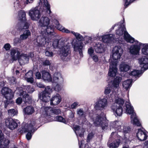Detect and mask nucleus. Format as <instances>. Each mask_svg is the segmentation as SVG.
Returning a JSON list of instances; mask_svg holds the SVG:
<instances>
[{
    "label": "nucleus",
    "instance_id": "nucleus-64",
    "mask_svg": "<svg viewBox=\"0 0 148 148\" xmlns=\"http://www.w3.org/2000/svg\"><path fill=\"white\" fill-rule=\"evenodd\" d=\"M29 24L27 23L26 22L25 23L23 28H20L19 29H27L29 27Z\"/></svg>",
    "mask_w": 148,
    "mask_h": 148
},
{
    "label": "nucleus",
    "instance_id": "nucleus-31",
    "mask_svg": "<svg viewBox=\"0 0 148 148\" xmlns=\"http://www.w3.org/2000/svg\"><path fill=\"white\" fill-rule=\"evenodd\" d=\"M73 127L77 137L78 135L80 137L83 136L84 132L83 129H80L79 126L77 125H74Z\"/></svg>",
    "mask_w": 148,
    "mask_h": 148
},
{
    "label": "nucleus",
    "instance_id": "nucleus-38",
    "mask_svg": "<svg viewBox=\"0 0 148 148\" xmlns=\"http://www.w3.org/2000/svg\"><path fill=\"white\" fill-rule=\"evenodd\" d=\"M31 35V33L29 30H25L23 34L20 36V38L21 40H25L29 36Z\"/></svg>",
    "mask_w": 148,
    "mask_h": 148
},
{
    "label": "nucleus",
    "instance_id": "nucleus-17",
    "mask_svg": "<svg viewBox=\"0 0 148 148\" xmlns=\"http://www.w3.org/2000/svg\"><path fill=\"white\" fill-rule=\"evenodd\" d=\"M117 64V61H112L111 62L110 66L109 71L108 73V75L110 77H114L117 72L116 65Z\"/></svg>",
    "mask_w": 148,
    "mask_h": 148
},
{
    "label": "nucleus",
    "instance_id": "nucleus-28",
    "mask_svg": "<svg viewBox=\"0 0 148 148\" xmlns=\"http://www.w3.org/2000/svg\"><path fill=\"white\" fill-rule=\"evenodd\" d=\"M29 59V56L25 54H20V55L18 59L20 64L22 65L27 63Z\"/></svg>",
    "mask_w": 148,
    "mask_h": 148
},
{
    "label": "nucleus",
    "instance_id": "nucleus-41",
    "mask_svg": "<svg viewBox=\"0 0 148 148\" xmlns=\"http://www.w3.org/2000/svg\"><path fill=\"white\" fill-rule=\"evenodd\" d=\"M4 97L7 100H11L14 97V93L12 90L11 89L10 92H9Z\"/></svg>",
    "mask_w": 148,
    "mask_h": 148
},
{
    "label": "nucleus",
    "instance_id": "nucleus-32",
    "mask_svg": "<svg viewBox=\"0 0 148 148\" xmlns=\"http://www.w3.org/2000/svg\"><path fill=\"white\" fill-rule=\"evenodd\" d=\"M35 111L34 107L32 106H27L23 109V112L25 114L28 115L32 114L35 112Z\"/></svg>",
    "mask_w": 148,
    "mask_h": 148
},
{
    "label": "nucleus",
    "instance_id": "nucleus-25",
    "mask_svg": "<svg viewBox=\"0 0 148 148\" xmlns=\"http://www.w3.org/2000/svg\"><path fill=\"white\" fill-rule=\"evenodd\" d=\"M50 19L47 17L42 16L39 20L38 24L39 26L43 28L49 25L50 24Z\"/></svg>",
    "mask_w": 148,
    "mask_h": 148
},
{
    "label": "nucleus",
    "instance_id": "nucleus-15",
    "mask_svg": "<svg viewBox=\"0 0 148 148\" xmlns=\"http://www.w3.org/2000/svg\"><path fill=\"white\" fill-rule=\"evenodd\" d=\"M18 121L17 120H14L11 118H8L5 120V123L8 128L13 130L17 127Z\"/></svg>",
    "mask_w": 148,
    "mask_h": 148
},
{
    "label": "nucleus",
    "instance_id": "nucleus-21",
    "mask_svg": "<svg viewBox=\"0 0 148 148\" xmlns=\"http://www.w3.org/2000/svg\"><path fill=\"white\" fill-rule=\"evenodd\" d=\"M138 60L142 70L143 69L145 70L148 69V58L144 56L138 58Z\"/></svg>",
    "mask_w": 148,
    "mask_h": 148
},
{
    "label": "nucleus",
    "instance_id": "nucleus-60",
    "mask_svg": "<svg viewBox=\"0 0 148 148\" xmlns=\"http://www.w3.org/2000/svg\"><path fill=\"white\" fill-rule=\"evenodd\" d=\"M27 82H29L31 83H32L33 82L34 80L32 77H27V78L25 79Z\"/></svg>",
    "mask_w": 148,
    "mask_h": 148
},
{
    "label": "nucleus",
    "instance_id": "nucleus-13",
    "mask_svg": "<svg viewBox=\"0 0 148 148\" xmlns=\"http://www.w3.org/2000/svg\"><path fill=\"white\" fill-rule=\"evenodd\" d=\"M134 42H135V44L132 45L130 48V52L132 55H138L139 54L140 47L144 44L139 42L137 40H135L133 43Z\"/></svg>",
    "mask_w": 148,
    "mask_h": 148
},
{
    "label": "nucleus",
    "instance_id": "nucleus-11",
    "mask_svg": "<svg viewBox=\"0 0 148 148\" xmlns=\"http://www.w3.org/2000/svg\"><path fill=\"white\" fill-rule=\"evenodd\" d=\"M103 116L97 115L93 119L94 124L96 126H101L103 129H104L108 126L107 121L104 120Z\"/></svg>",
    "mask_w": 148,
    "mask_h": 148
},
{
    "label": "nucleus",
    "instance_id": "nucleus-46",
    "mask_svg": "<svg viewBox=\"0 0 148 148\" xmlns=\"http://www.w3.org/2000/svg\"><path fill=\"white\" fill-rule=\"evenodd\" d=\"M76 112L77 114L79 117H82L85 114V112L82 108L77 109V110Z\"/></svg>",
    "mask_w": 148,
    "mask_h": 148
},
{
    "label": "nucleus",
    "instance_id": "nucleus-58",
    "mask_svg": "<svg viewBox=\"0 0 148 148\" xmlns=\"http://www.w3.org/2000/svg\"><path fill=\"white\" fill-rule=\"evenodd\" d=\"M10 47L11 46L9 43H6L5 44L4 46V48L6 51L9 50Z\"/></svg>",
    "mask_w": 148,
    "mask_h": 148
},
{
    "label": "nucleus",
    "instance_id": "nucleus-54",
    "mask_svg": "<svg viewBox=\"0 0 148 148\" xmlns=\"http://www.w3.org/2000/svg\"><path fill=\"white\" fill-rule=\"evenodd\" d=\"M33 76V72L32 71H29L27 72L25 75V79H26L27 77H32Z\"/></svg>",
    "mask_w": 148,
    "mask_h": 148
},
{
    "label": "nucleus",
    "instance_id": "nucleus-43",
    "mask_svg": "<svg viewBox=\"0 0 148 148\" xmlns=\"http://www.w3.org/2000/svg\"><path fill=\"white\" fill-rule=\"evenodd\" d=\"M70 33H71L73 34L76 38L78 40H83L84 38L79 33H75L73 31H70Z\"/></svg>",
    "mask_w": 148,
    "mask_h": 148
},
{
    "label": "nucleus",
    "instance_id": "nucleus-2",
    "mask_svg": "<svg viewBox=\"0 0 148 148\" xmlns=\"http://www.w3.org/2000/svg\"><path fill=\"white\" fill-rule=\"evenodd\" d=\"M53 21L54 24L53 25H50L46 26L45 27H43L44 28L43 30H41V33L43 35L45 34L47 35L48 36L54 35L55 33L54 32L53 30L54 27L62 32L66 33H69L70 32V31L60 25L57 20L55 19Z\"/></svg>",
    "mask_w": 148,
    "mask_h": 148
},
{
    "label": "nucleus",
    "instance_id": "nucleus-12",
    "mask_svg": "<svg viewBox=\"0 0 148 148\" xmlns=\"http://www.w3.org/2000/svg\"><path fill=\"white\" fill-rule=\"evenodd\" d=\"M121 80V77H116L114 80L112 84V86H111L110 85H108L105 88L104 93L106 95H108L110 93L111 91L113 92L112 90L113 87L115 88H117L119 86L120 82Z\"/></svg>",
    "mask_w": 148,
    "mask_h": 148
},
{
    "label": "nucleus",
    "instance_id": "nucleus-55",
    "mask_svg": "<svg viewBox=\"0 0 148 148\" xmlns=\"http://www.w3.org/2000/svg\"><path fill=\"white\" fill-rule=\"evenodd\" d=\"M45 54L46 56L49 57H52L53 55V53L51 51L48 50L46 51Z\"/></svg>",
    "mask_w": 148,
    "mask_h": 148
},
{
    "label": "nucleus",
    "instance_id": "nucleus-29",
    "mask_svg": "<svg viewBox=\"0 0 148 148\" xmlns=\"http://www.w3.org/2000/svg\"><path fill=\"white\" fill-rule=\"evenodd\" d=\"M102 40L103 42L105 43H109L115 38L113 34H108L101 36Z\"/></svg>",
    "mask_w": 148,
    "mask_h": 148
},
{
    "label": "nucleus",
    "instance_id": "nucleus-49",
    "mask_svg": "<svg viewBox=\"0 0 148 148\" xmlns=\"http://www.w3.org/2000/svg\"><path fill=\"white\" fill-rule=\"evenodd\" d=\"M23 5L22 0H16L14 3V7H18L20 5Z\"/></svg>",
    "mask_w": 148,
    "mask_h": 148
},
{
    "label": "nucleus",
    "instance_id": "nucleus-53",
    "mask_svg": "<svg viewBox=\"0 0 148 148\" xmlns=\"http://www.w3.org/2000/svg\"><path fill=\"white\" fill-rule=\"evenodd\" d=\"M92 60L95 62H97L99 60V58L98 56L95 54L91 55L90 56Z\"/></svg>",
    "mask_w": 148,
    "mask_h": 148
},
{
    "label": "nucleus",
    "instance_id": "nucleus-22",
    "mask_svg": "<svg viewBox=\"0 0 148 148\" xmlns=\"http://www.w3.org/2000/svg\"><path fill=\"white\" fill-rule=\"evenodd\" d=\"M43 114L45 116H50L51 113H54L56 114H59L60 113V111L58 109H52L50 107H47L44 108Z\"/></svg>",
    "mask_w": 148,
    "mask_h": 148
},
{
    "label": "nucleus",
    "instance_id": "nucleus-52",
    "mask_svg": "<svg viewBox=\"0 0 148 148\" xmlns=\"http://www.w3.org/2000/svg\"><path fill=\"white\" fill-rule=\"evenodd\" d=\"M26 90L28 92L30 93H32L34 91V89L32 88H31L29 86L26 87Z\"/></svg>",
    "mask_w": 148,
    "mask_h": 148
},
{
    "label": "nucleus",
    "instance_id": "nucleus-24",
    "mask_svg": "<svg viewBox=\"0 0 148 148\" xmlns=\"http://www.w3.org/2000/svg\"><path fill=\"white\" fill-rule=\"evenodd\" d=\"M20 54V52L18 49L14 48L11 49L10 55L11 60L12 62L16 60L19 58Z\"/></svg>",
    "mask_w": 148,
    "mask_h": 148
},
{
    "label": "nucleus",
    "instance_id": "nucleus-14",
    "mask_svg": "<svg viewBox=\"0 0 148 148\" xmlns=\"http://www.w3.org/2000/svg\"><path fill=\"white\" fill-rule=\"evenodd\" d=\"M123 50L120 46H116L112 51V58L115 60L119 59L122 55Z\"/></svg>",
    "mask_w": 148,
    "mask_h": 148
},
{
    "label": "nucleus",
    "instance_id": "nucleus-18",
    "mask_svg": "<svg viewBox=\"0 0 148 148\" xmlns=\"http://www.w3.org/2000/svg\"><path fill=\"white\" fill-rule=\"evenodd\" d=\"M16 92V93L19 95H23V100L25 103L29 102L31 99V97L27 94L26 92L22 90V88H17Z\"/></svg>",
    "mask_w": 148,
    "mask_h": 148
},
{
    "label": "nucleus",
    "instance_id": "nucleus-57",
    "mask_svg": "<svg viewBox=\"0 0 148 148\" xmlns=\"http://www.w3.org/2000/svg\"><path fill=\"white\" fill-rule=\"evenodd\" d=\"M8 80L11 83L14 84L16 83V79L14 77L9 78Z\"/></svg>",
    "mask_w": 148,
    "mask_h": 148
},
{
    "label": "nucleus",
    "instance_id": "nucleus-51",
    "mask_svg": "<svg viewBox=\"0 0 148 148\" xmlns=\"http://www.w3.org/2000/svg\"><path fill=\"white\" fill-rule=\"evenodd\" d=\"M79 106V103L77 102H75L73 103L71 105V107L72 109H75L76 108L77 106Z\"/></svg>",
    "mask_w": 148,
    "mask_h": 148
},
{
    "label": "nucleus",
    "instance_id": "nucleus-59",
    "mask_svg": "<svg viewBox=\"0 0 148 148\" xmlns=\"http://www.w3.org/2000/svg\"><path fill=\"white\" fill-rule=\"evenodd\" d=\"M94 52V50L92 47H90V48L88 49V53L89 55H90V56H91V55H93L94 54H93Z\"/></svg>",
    "mask_w": 148,
    "mask_h": 148
},
{
    "label": "nucleus",
    "instance_id": "nucleus-48",
    "mask_svg": "<svg viewBox=\"0 0 148 148\" xmlns=\"http://www.w3.org/2000/svg\"><path fill=\"white\" fill-rule=\"evenodd\" d=\"M11 89L6 87H4L1 89V94L4 96L9 92H10Z\"/></svg>",
    "mask_w": 148,
    "mask_h": 148
},
{
    "label": "nucleus",
    "instance_id": "nucleus-26",
    "mask_svg": "<svg viewBox=\"0 0 148 148\" xmlns=\"http://www.w3.org/2000/svg\"><path fill=\"white\" fill-rule=\"evenodd\" d=\"M75 51L78 50L80 54L82 53V50L83 49L84 45L82 42L79 40H75L74 43L73 44Z\"/></svg>",
    "mask_w": 148,
    "mask_h": 148
},
{
    "label": "nucleus",
    "instance_id": "nucleus-42",
    "mask_svg": "<svg viewBox=\"0 0 148 148\" xmlns=\"http://www.w3.org/2000/svg\"><path fill=\"white\" fill-rule=\"evenodd\" d=\"M143 44L144 45L142 46H144V47L141 49L142 53L144 55H148V44Z\"/></svg>",
    "mask_w": 148,
    "mask_h": 148
},
{
    "label": "nucleus",
    "instance_id": "nucleus-16",
    "mask_svg": "<svg viewBox=\"0 0 148 148\" xmlns=\"http://www.w3.org/2000/svg\"><path fill=\"white\" fill-rule=\"evenodd\" d=\"M108 102L105 98L100 99L95 103L94 108L96 110H102L105 109L107 106Z\"/></svg>",
    "mask_w": 148,
    "mask_h": 148
},
{
    "label": "nucleus",
    "instance_id": "nucleus-7",
    "mask_svg": "<svg viewBox=\"0 0 148 148\" xmlns=\"http://www.w3.org/2000/svg\"><path fill=\"white\" fill-rule=\"evenodd\" d=\"M124 103V100L120 98L116 99L115 102L112 103L111 109L114 114L116 116H120L122 114V106Z\"/></svg>",
    "mask_w": 148,
    "mask_h": 148
},
{
    "label": "nucleus",
    "instance_id": "nucleus-36",
    "mask_svg": "<svg viewBox=\"0 0 148 148\" xmlns=\"http://www.w3.org/2000/svg\"><path fill=\"white\" fill-rule=\"evenodd\" d=\"M129 69V65L125 62L122 63L120 65L119 69L121 71L126 72Z\"/></svg>",
    "mask_w": 148,
    "mask_h": 148
},
{
    "label": "nucleus",
    "instance_id": "nucleus-19",
    "mask_svg": "<svg viewBox=\"0 0 148 148\" xmlns=\"http://www.w3.org/2000/svg\"><path fill=\"white\" fill-rule=\"evenodd\" d=\"M114 127L115 129L119 132L127 133L129 131V127L125 126L124 124L121 121H116Z\"/></svg>",
    "mask_w": 148,
    "mask_h": 148
},
{
    "label": "nucleus",
    "instance_id": "nucleus-23",
    "mask_svg": "<svg viewBox=\"0 0 148 148\" xmlns=\"http://www.w3.org/2000/svg\"><path fill=\"white\" fill-rule=\"evenodd\" d=\"M148 133L145 130L139 129L137 133V137L141 141H144L146 140L148 136Z\"/></svg>",
    "mask_w": 148,
    "mask_h": 148
},
{
    "label": "nucleus",
    "instance_id": "nucleus-39",
    "mask_svg": "<svg viewBox=\"0 0 148 148\" xmlns=\"http://www.w3.org/2000/svg\"><path fill=\"white\" fill-rule=\"evenodd\" d=\"M143 70L138 71V70H134L132 71L130 73V75L133 76H137L139 77V76L142 74L143 72H142Z\"/></svg>",
    "mask_w": 148,
    "mask_h": 148
},
{
    "label": "nucleus",
    "instance_id": "nucleus-44",
    "mask_svg": "<svg viewBox=\"0 0 148 148\" xmlns=\"http://www.w3.org/2000/svg\"><path fill=\"white\" fill-rule=\"evenodd\" d=\"M56 121L61 122L64 123H66V122L64 118L61 116H57L55 118Z\"/></svg>",
    "mask_w": 148,
    "mask_h": 148
},
{
    "label": "nucleus",
    "instance_id": "nucleus-1",
    "mask_svg": "<svg viewBox=\"0 0 148 148\" xmlns=\"http://www.w3.org/2000/svg\"><path fill=\"white\" fill-rule=\"evenodd\" d=\"M52 45L55 48H58L60 49V56L61 59L66 62H68L71 59V51L70 43L62 39L54 40Z\"/></svg>",
    "mask_w": 148,
    "mask_h": 148
},
{
    "label": "nucleus",
    "instance_id": "nucleus-50",
    "mask_svg": "<svg viewBox=\"0 0 148 148\" xmlns=\"http://www.w3.org/2000/svg\"><path fill=\"white\" fill-rule=\"evenodd\" d=\"M62 82H57L56 83H57V84L56 85V86H55L54 88L55 90L57 91H60L62 87L60 85V84L61 83H62Z\"/></svg>",
    "mask_w": 148,
    "mask_h": 148
},
{
    "label": "nucleus",
    "instance_id": "nucleus-9",
    "mask_svg": "<svg viewBox=\"0 0 148 148\" xmlns=\"http://www.w3.org/2000/svg\"><path fill=\"white\" fill-rule=\"evenodd\" d=\"M121 138L120 136L117 135L116 132H112L110 135V138L114 139L111 143L109 142L108 145L110 148H117L121 143Z\"/></svg>",
    "mask_w": 148,
    "mask_h": 148
},
{
    "label": "nucleus",
    "instance_id": "nucleus-5",
    "mask_svg": "<svg viewBox=\"0 0 148 148\" xmlns=\"http://www.w3.org/2000/svg\"><path fill=\"white\" fill-rule=\"evenodd\" d=\"M125 107L126 113L127 114H131V123L134 125L138 126H140L141 123L137 119L136 113L134 112V108L133 106H131L130 103L129 102H126Z\"/></svg>",
    "mask_w": 148,
    "mask_h": 148
},
{
    "label": "nucleus",
    "instance_id": "nucleus-10",
    "mask_svg": "<svg viewBox=\"0 0 148 148\" xmlns=\"http://www.w3.org/2000/svg\"><path fill=\"white\" fill-rule=\"evenodd\" d=\"M29 14L31 19L33 21H38L41 17L38 6L31 8L29 11Z\"/></svg>",
    "mask_w": 148,
    "mask_h": 148
},
{
    "label": "nucleus",
    "instance_id": "nucleus-4",
    "mask_svg": "<svg viewBox=\"0 0 148 148\" xmlns=\"http://www.w3.org/2000/svg\"><path fill=\"white\" fill-rule=\"evenodd\" d=\"M41 73L42 78L45 81L51 82L52 83H60L63 81L61 74L60 73H55L53 79L51 77L50 74L48 72L45 70H43Z\"/></svg>",
    "mask_w": 148,
    "mask_h": 148
},
{
    "label": "nucleus",
    "instance_id": "nucleus-34",
    "mask_svg": "<svg viewBox=\"0 0 148 148\" xmlns=\"http://www.w3.org/2000/svg\"><path fill=\"white\" fill-rule=\"evenodd\" d=\"M132 80L131 79H128L124 81L122 84L123 88L126 90H128L132 86Z\"/></svg>",
    "mask_w": 148,
    "mask_h": 148
},
{
    "label": "nucleus",
    "instance_id": "nucleus-63",
    "mask_svg": "<svg viewBox=\"0 0 148 148\" xmlns=\"http://www.w3.org/2000/svg\"><path fill=\"white\" fill-rule=\"evenodd\" d=\"M22 99L21 98L18 97L16 100V103L18 104H20L22 102Z\"/></svg>",
    "mask_w": 148,
    "mask_h": 148
},
{
    "label": "nucleus",
    "instance_id": "nucleus-6",
    "mask_svg": "<svg viewBox=\"0 0 148 148\" xmlns=\"http://www.w3.org/2000/svg\"><path fill=\"white\" fill-rule=\"evenodd\" d=\"M124 103V100L120 98L116 99L115 102L112 103L111 109L114 114L116 116H120L122 114V106Z\"/></svg>",
    "mask_w": 148,
    "mask_h": 148
},
{
    "label": "nucleus",
    "instance_id": "nucleus-20",
    "mask_svg": "<svg viewBox=\"0 0 148 148\" xmlns=\"http://www.w3.org/2000/svg\"><path fill=\"white\" fill-rule=\"evenodd\" d=\"M50 40L43 37H39L37 39L34 40V43L36 46H44L46 42L49 43Z\"/></svg>",
    "mask_w": 148,
    "mask_h": 148
},
{
    "label": "nucleus",
    "instance_id": "nucleus-40",
    "mask_svg": "<svg viewBox=\"0 0 148 148\" xmlns=\"http://www.w3.org/2000/svg\"><path fill=\"white\" fill-rule=\"evenodd\" d=\"M43 4L46 7L47 10V13L49 14H50L51 13L50 10V5L49 3L47 0H43Z\"/></svg>",
    "mask_w": 148,
    "mask_h": 148
},
{
    "label": "nucleus",
    "instance_id": "nucleus-33",
    "mask_svg": "<svg viewBox=\"0 0 148 148\" xmlns=\"http://www.w3.org/2000/svg\"><path fill=\"white\" fill-rule=\"evenodd\" d=\"M0 147L1 148H8L9 144L10 142L9 140L5 138H3L0 141Z\"/></svg>",
    "mask_w": 148,
    "mask_h": 148
},
{
    "label": "nucleus",
    "instance_id": "nucleus-37",
    "mask_svg": "<svg viewBox=\"0 0 148 148\" xmlns=\"http://www.w3.org/2000/svg\"><path fill=\"white\" fill-rule=\"evenodd\" d=\"M25 13L24 11H20L18 13V20L21 21H25Z\"/></svg>",
    "mask_w": 148,
    "mask_h": 148
},
{
    "label": "nucleus",
    "instance_id": "nucleus-35",
    "mask_svg": "<svg viewBox=\"0 0 148 148\" xmlns=\"http://www.w3.org/2000/svg\"><path fill=\"white\" fill-rule=\"evenodd\" d=\"M40 99L45 102L49 101L51 99L49 95L42 92L40 96Z\"/></svg>",
    "mask_w": 148,
    "mask_h": 148
},
{
    "label": "nucleus",
    "instance_id": "nucleus-30",
    "mask_svg": "<svg viewBox=\"0 0 148 148\" xmlns=\"http://www.w3.org/2000/svg\"><path fill=\"white\" fill-rule=\"evenodd\" d=\"M94 49L95 52L99 53H101L104 51L103 45L101 43H96L94 46Z\"/></svg>",
    "mask_w": 148,
    "mask_h": 148
},
{
    "label": "nucleus",
    "instance_id": "nucleus-3",
    "mask_svg": "<svg viewBox=\"0 0 148 148\" xmlns=\"http://www.w3.org/2000/svg\"><path fill=\"white\" fill-rule=\"evenodd\" d=\"M117 27L118 28L116 31V35L120 36L123 34L124 39L126 41L130 43H133L134 40V38L131 36L127 32L123 23H119L118 24H115L112 27L111 29H114V27Z\"/></svg>",
    "mask_w": 148,
    "mask_h": 148
},
{
    "label": "nucleus",
    "instance_id": "nucleus-56",
    "mask_svg": "<svg viewBox=\"0 0 148 148\" xmlns=\"http://www.w3.org/2000/svg\"><path fill=\"white\" fill-rule=\"evenodd\" d=\"M34 0H22L23 5H26L29 3H32L33 2Z\"/></svg>",
    "mask_w": 148,
    "mask_h": 148
},
{
    "label": "nucleus",
    "instance_id": "nucleus-8",
    "mask_svg": "<svg viewBox=\"0 0 148 148\" xmlns=\"http://www.w3.org/2000/svg\"><path fill=\"white\" fill-rule=\"evenodd\" d=\"M36 122L35 121L33 120L29 121L27 124H23V126L24 125V127L22 128V131L24 132H28L26 137L28 140L31 139L32 136V133L34 132L36 130L35 129V127H34L36 124Z\"/></svg>",
    "mask_w": 148,
    "mask_h": 148
},
{
    "label": "nucleus",
    "instance_id": "nucleus-27",
    "mask_svg": "<svg viewBox=\"0 0 148 148\" xmlns=\"http://www.w3.org/2000/svg\"><path fill=\"white\" fill-rule=\"evenodd\" d=\"M61 99L60 96L58 94H57L56 95L52 97L50 99L51 104L56 105L58 104L61 102Z\"/></svg>",
    "mask_w": 148,
    "mask_h": 148
},
{
    "label": "nucleus",
    "instance_id": "nucleus-62",
    "mask_svg": "<svg viewBox=\"0 0 148 148\" xmlns=\"http://www.w3.org/2000/svg\"><path fill=\"white\" fill-rule=\"evenodd\" d=\"M51 64L50 61L48 60H45L43 62V65L45 66L49 65Z\"/></svg>",
    "mask_w": 148,
    "mask_h": 148
},
{
    "label": "nucleus",
    "instance_id": "nucleus-47",
    "mask_svg": "<svg viewBox=\"0 0 148 148\" xmlns=\"http://www.w3.org/2000/svg\"><path fill=\"white\" fill-rule=\"evenodd\" d=\"M52 91V89L49 86H48L45 88V90L42 92L50 95Z\"/></svg>",
    "mask_w": 148,
    "mask_h": 148
},
{
    "label": "nucleus",
    "instance_id": "nucleus-61",
    "mask_svg": "<svg viewBox=\"0 0 148 148\" xmlns=\"http://www.w3.org/2000/svg\"><path fill=\"white\" fill-rule=\"evenodd\" d=\"M93 136V134L92 133H91L88 134L87 137V142H88L92 138Z\"/></svg>",
    "mask_w": 148,
    "mask_h": 148
},
{
    "label": "nucleus",
    "instance_id": "nucleus-45",
    "mask_svg": "<svg viewBox=\"0 0 148 148\" xmlns=\"http://www.w3.org/2000/svg\"><path fill=\"white\" fill-rule=\"evenodd\" d=\"M17 112L14 109L9 110L8 111V114L10 117L13 116L17 114Z\"/></svg>",
    "mask_w": 148,
    "mask_h": 148
}]
</instances>
